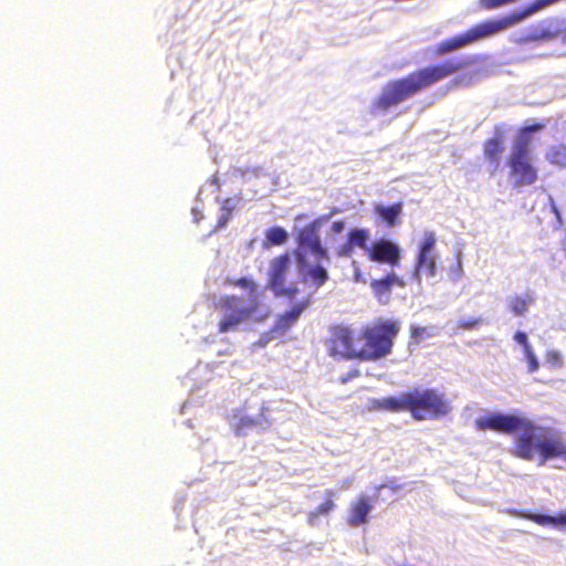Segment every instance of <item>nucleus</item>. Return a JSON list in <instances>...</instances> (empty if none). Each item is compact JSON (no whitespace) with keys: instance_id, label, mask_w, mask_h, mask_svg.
<instances>
[{"instance_id":"nucleus-23","label":"nucleus","mask_w":566,"mask_h":566,"mask_svg":"<svg viewBox=\"0 0 566 566\" xmlns=\"http://www.w3.org/2000/svg\"><path fill=\"white\" fill-rule=\"evenodd\" d=\"M545 157L553 165L566 167V144L560 143L552 146L546 151Z\"/></svg>"},{"instance_id":"nucleus-21","label":"nucleus","mask_w":566,"mask_h":566,"mask_svg":"<svg viewBox=\"0 0 566 566\" xmlns=\"http://www.w3.org/2000/svg\"><path fill=\"white\" fill-rule=\"evenodd\" d=\"M531 135L520 130L509 158H531Z\"/></svg>"},{"instance_id":"nucleus-9","label":"nucleus","mask_w":566,"mask_h":566,"mask_svg":"<svg viewBox=\"0 0 566 566\" xmlns=\"http://www.w3.org/2000/svg\"><path fill=\"white\" fill-rule=\"evenodd\" d=\"M290 263L289 253L273 258L269 264L266 285L276 297L293 301L300 293V290L295 283L286 285Z\"/></svg>"},{"instance_id":"nucleus-11","label":"nucleus","mask_w":566,"mask_h":566,"mask_svg":"<svg viewBox=\"0 0 566 566\" xmlns=\"http://www.w3.org/2000/svg\"><path fill=\"white\" fill-rule=\"evenodd\" d=\"M436 235L433 232H426L420 243L416 260V274L426 273L429 276L437 274V254L434 251Z\"/></svg>"},{"instance_id":"nucleus-31","label":"nucleus","mask_w":566,"mask_h":566,"mask_svg":"<svg viewBox=\"0 0 566 566\" xmlns=\"http://www.w3.org/2000/svg\"><path fill=\"white\" fill-rule=\"evenodd\" d=\"M514 340L523 346V352L525 353L527 348H532L531 344L528 343V338L525 332L517 331L514 334Z\"/></svg>"},{"instance_id":"nucleus-1","label":"nucleus","mask_w":566,"mask_h":566,"mask_svg":"<svg viewBox=\"0 0 566 566\" xmlns=\"http://www.w3.org/2000/svg\"><path fill=\"white\" fill-rule=\"evenodd\" d=\"M474 426L480 431H495L516 437L513 454L526 461L539 459L544 465L552 459H559L566 467V442L548 428L536 426L532 420L512 413H489L475 420Z\"/></svg>"},{"instance_id":"nucleus-32","label":"nucleus","mask_w":566,"mask_h":566,"mask_svg":"<svg viewBox=\"0 0 566 566\" xmlns=\"http://www.w3.org/2000/svg\"><path fill=\"white\" fill-rule=\"evenodd\" d=\"M544 127H545L544 123L537 122L532 125L525 126V127L521 128L520 130L522 133H526V134L531 135V133L539 132V130L544 129Z\"/></svg>"},{"instance_id":"nucleus-2","label":"nucleus","mask_w":566,"mask_h":566,"mask_svg":"<svg viewBox=\"0 0 566 566\" xmlns=\"http://www.w3.org/2000/svg\"><path fill=\"white\" fill-rule=\"evenodd\" d=\"M468 65L469 61L467 60L447 59L390 81L373 101L371 113L375 115L386 114L392 107L458 73Z\"/></svg>"},{"instance_id":"nucleus-25","label":"nucleus","mask_w":566,"mask_h":566,"mask_svg":"<svg viewBox=\"0 0 566 566\" xmlns=\"http://www.w3.org/2000/svg\"><path fill=\"white\" fill-rule=\"evenodd\" d=\"M532 302H533V298L530 295L514 296L510 301V308L515 315L522 316L528 311V307L532 304Z\"/></svg>"},{"instance_id":"nucleus-12","label":"nucleus","mask_w":566,"mask_h":566,"mask_svg":"<svg viewBox=\"0 0 566 566\" xmlns=\"http://www.w3.org/2000/svg\"><path fill=\"white\" fill-rule=\"evenodd\" d=\"M510 177L516 188L532 186L538 178L537 169L532 158H507Z\"/></svg>"},{"instance_id":"nucleus-20","label":"nucleus","mask_w":566,"mask_h":566,"mask_svg":"<svg viewBox=\"0 0 566 566\" xmlns=\"http://www.w3.org/2000/svg\"><path fill=\"white\" fill-rule=\"evenodd\" d=\"M402 212V203L396 202L391 206L385 207L378 205L375 207V213L381 218L387 226L394 227L398 223L399 217Z\"/></svg>"},{"instance_id":"nucleus-5","label":"nucleus","mask_w":566,"mask_h":566,"mask_svg":"<svg viewBox=\"0 0 566 566\" xmlns=\"http://www.w3.org/2000/svg\"><path fill=\"white\" fill-rule=\"evenodd\" d=\"M523 19V15H503L495 19H489L472 25L463 33L457 34L439 42L434 53L443 55L450 52L469 46L478 41L493 36L507 30Z\"/></svg>"},{"instance_id":"nucleus-22","label":"nucleus","mask_w":566,"mask_h":566,"mask_svg":"<svg viewBox=\"0 0 566 566\" xmlns=\"http://www.w3.org/2000/svg\"><path fill=\"white\" fill-rule=\"evenodd\" d=\"M517 516H522L526 520L533 521L538 525H549V524H566V512H562L557 514V516H551L545 514L532 513L530 511H521L516 513Z\"/></svg>"},{"instance_id":"nucleus-15","label":"nucleus","mask_w":566,"mask_h":566,"mask_svg":"<svg viewBox=\"0 0 566 566\" xmlns=\"http://www.w3.org/2000/svg\"><path fill=\"white\" fill-rule=\"evenodd\" d=\"M394 286L405 287L406 282L394 272L388 273L385 277L373 280L370 282L371 291L375 297L381 303H388Z\"/></svg>"},{"instance_id":"nucleus-36","label":"nucleus","mask_w":566,"mask_h":566,"mask_svg":"<svg viewBox=\"0 0 566 566\" xmlns=\"http://www.w3.org/2000/svg\"><path fill=\"white\" fill-rule=\"evenodd\" d=\"M565 42H566V35H565Z\"/></svg>"},{"instance_id":"nucleus-4","label":"nucleus","mask_w":566,"mask_h":566,"mask_svg":"<svg viewBox=\"0 0 566 566\" xmlns=\"http://www.w3.org/2000/svg\"><path fill=\"white\" fill-rule=\"evenodd\" d=\"M329 217L331 214H325L314 219L296 234V248L293 254L301 280L315 289L322 287L329 280L328 271L322 264L323 261L329 260V255L319 237V228Z\"/></svg>"},{"instance_id":"nucleus-14","label":"nucleus","mask_w":566,"mask_h":566,"mask_svg":"<svg viewBox=\"0 0 566 566\" xmlns=\"http://www.w3.org/2000/svg\"><path fill=\"white\" fill-rule=\"evenodd\" d=\"M505 149V132L501 125L494 127V135L483 142V157L485 161L497 170L502 154Z\"/></svg>"},{"instance_id":"nucleus-29","label":"nucleus","mask_w":566,"mask_h":566,"mask_svg":"<svg viewBox=\"0 0 566 566\" xmlns=\"http://www.w3.org/2000/svg\"><path fill=\"white\" fill-rule=\"evenodd\" d=\"M524 355L527 360L528 373H535L539 367V363L536 358V355L533 352V348H527Z\"/></svg>"},{"instance_id":"nucleus-7","label":"nucleus","mask_w":566,"mask_h":566,"mask_svg":"<svg viewBox=\"0 0 566 566\" xmlns=\"http://www.w3.org/2000/svg\"><path fill=\"white\" fill-rule=\"evenodd\" d=\"M410 415L417 421L436 420L451 411V402L436 388L409 390Z\"/></svg>"},{"instance_id":"nucleus-26","label":"nucleus","mask_w":566,"mask_h":566,"mask_svg":"<svg viewBox=\"0 0 566 566\" xmlns=\"http://www.w3.org/2000/svg\"><path fill=\"white\" fill-rule=\"evenodd\" d=\"M433 335L434 333L432 328L422 327L418 325H411L410 327V338L417 344L423 340L424 338L431 337Z\"/></svg>"},{"instance_id":"nucleus-13","label":"nucleus","mask_w":566,"mask_h":566,"mask_svg":"<svg viewBox=\"0 0 566 566\" xmlns=\"http://www.w3.org/2000/svg\"><path fill=\"white\" fill-rule=\"evenodd\" d=\"M366 255L373 262L386 263L391 266L399 265L401 260L399 247L385 239L375 241L368 249H366Z\"/></svg>"},{"instance_id":"nucleus-17","label":"nucleus","mask_w":566,"mask_h":566,"mask_svg":"<svg viewBox=\"0 0 566 566\" xmlns=\"http://www.w3.org/2000/svg\"><path fill=\"white\" fill-rule=\"evenodd\" d=\"M369 231L367 229H352L347 233V241L338 248L337 254L345 256L350 254L355 248L363 249L366 252L368 249Z\"/></svg>"},{"instance_id":"nucleus-10","label":"nucleus","mask_w":566,"mask_h":566,"mask_svg":"<svg viewBox=\"0 0 566 566\" xmlns=\"http://www.w3.org/2000/svg\"><path fill=\"white\" fill-rule=\"evenodd\" d=\"M312 303L310 295L302 297L293 303V305L280 314L268 334L271 338L284 336L300 319L301 315L308 308Z\"/></svg>"},{"instance_id":"nucleus-19","label":"nucleus","mask_w":566,"mask_h":566,"mask_svg":"<svg viewBox=\"0 0 566 566\" xmlns=\"http://www.w3.org/2000/svg\"><path fill=\"white\" fill-rule=\"evenodd\" d=\"M335 491L327 490L324 493V501L316 506L313 511L307 513V521L310 524H314L316 520L322 515H328L335 507L336 504L334 502Z\"/></svg>"},{"instance_id":"nucleus-16","label":"nucleus","mask_w":566,"mask_h":566,"mask_svg":"<svg viewBox=\"0 0 566 566\" xmlns=\"http://www.w3.org/2000/svg\"><path fill=\"white\" fill-rule=\"evenodd\" d=\"M374 509L373 501L367 495H359L349 506L347 524L358 527L368 521V515Z\"/></svg>"},{"instance_id":"nucleus-28","label":"nucleus","mask_w":566,"mask_h":566,"mask_svg":"<svg viewBox=\"0 0 566 566\" xmlns=\"http://www.w3.org/2000/svg\"><path fill=\"white\" fill-rule=\"evenodd\" d=\"M258 424V420L250 418V417H243L239 420L235 433L237 434H244V431L249 428L255 427Z\"/></svg>"},{"instance_id":"nucleus-24","label":"nucleus","mask_w":566,"mask_h":566,"mask_svg":"<svg viewBox=\"0 0 566 566\" xmlns=\"http://www.w3.org/2000/svg\"><path fill=\"white\" fill-rule=\"evenodd\" d=\"M265 238L271 245H282L287 241L289 234L282 227H272L266 231Z\"/></svg>"},{"instance_id":"nucleus-34","label":"nucleus","mask_w":566,"mask_h":566,"mask_svg":"<svg viewBox=\"0 0 566 566\" xmlns=\"http://www.w3.org/2000/svg\"><path fill=\"white\" fill-rule=\"evenodd\" d=\"M230 216H231V209L224 208V212L222 213V216L220 217V219L218 221V227L219 228L224 227L227 224V222L229 221Z\"/></svg>"},{"instance_id":"nucleus-33","label":"nucleus","mask_w":566,"mask_h":566,"mask_svg":"<svg viewBox=\"0 0 566 566\" xmlns=\"http://www.w3.org/2000/svg\"><path fill=\"white\" fill-rule=\"evenodd\" d=\"M359 374H360V373H359V370H358L357 368L352 369V370H349L347 374H345L344 376H342V377L339 378V381H340L342 384H346V382H348L349 380H352V379H354V378L358 377V376H359Z\"/></svg>"},{"instance_id":"nucleus-27","label":"nucleus","mask_w":566,"mask_h":566,"mask_svg":"<svg viewBox=\"0 0 566 566\" xmlns=\"http://www.w3.org/2000/svg\"><path fill=\"white\" fill-rule=\"evenodd\" d=\"M546 361L552 368H562L564 364L563 357L557 350H548Z\"/></svg>"},{"instance_id":"nucleus-8","label":"nucleus","mask_w":566,"mask_h":566,"mask_svg":"<svg viewBox=\"0 0 566 566\" xmlns=\"http://www.w3.org/2000/svg\"><path fill=\"white\" fill-rule=\"evenodd\" d=\"M359 334L345 324H332L328 326L327 336L323 339L327 354L335 359H359Z\"/></svg>"},{"instance_id":"nucleus-18","label":"nucleus","mask_w":566,"mask_h":566,"mask_svg":"<svg viewBox=\"0 0 566 566\" xmlns=\"http://www.w3.org/2000/svg\"><path fill=\"white\" fill-rule=\"evenodd\" d=\"M374 406L377 409L391 411V412H401L409 411V391L402 392L400 396H391L386 397L374 402Z\"/></svg>"},{"instance_id":"nucleus-35","label":"nucleus","mask_w":566,"mask_h":566,"mask_svg":"<svg viewBox=\"0 0 566 566\" xmlns=\"http://www.w3.org/2000/svg\"><path fill=\"white\" fill-rule=\"evenodd\" d=\"M332 231L335 233H340L345 229V222L343 220H337L332 223Z\"/></svg>"},{"instance_id":"nucleus-6","label":"nucleus","mask_w":566,"mask_h":566,"mask_svg":"<svg viewBox=\"0 0 566 566\" xmlns=\"http://www.w3.org/2000/svg\"><path fill=\"white\" fill-rule=\"evenodd\" d=\"M399 332V321L378 319L365 326L359 334V339L364 340L359 347V360H378L389 355Z\"/></svg>"},{"instance_id":"nucleus-3","label":"nucleus","mask_w":566,"mask_h":566,"mask_svg":"<svg viewBox=\"0 0 566 566\" xmlns=\"http://www.w3.org/2000/svg\"><path fill=\"white\" fill-rule=\"evenodd\" d=\"M230 285L248 291L243 303L237 295H222L213 302V310L220 314L218 333L234 332L245 322L263 323L271 315V308L263 303L258 284L249 277H240L229 282Z\"/></svg>"},{"instance_id":"nucleus-30","label":"nucleus","mask_w":566,"mask_h":566,"mask_svg":"<svg viewBox=\"0 0 566 566\" xmlns=\"http://www.w3.org/2000/svg\"><path fill=\"white\" fill-rule=\"evenodd\" d=\"M482 324L481 318H468V319H461L458 322V327L462 329H474L478 328Z\"/></svg>"}]
</instances>
